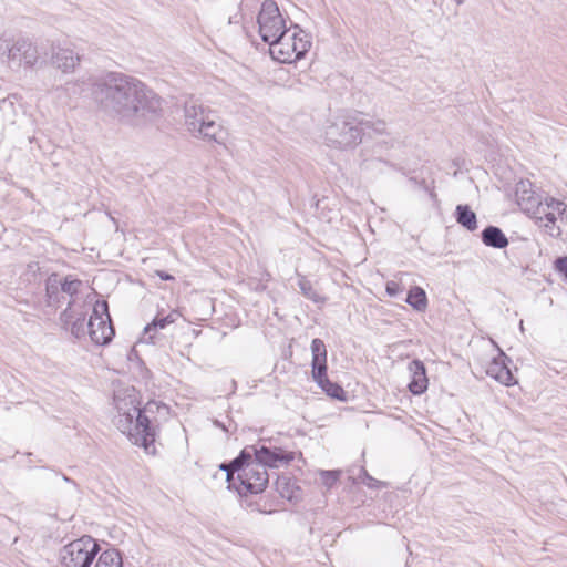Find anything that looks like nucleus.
Returning <instances> with one entry per match:
<instances>
[{
	"instance_id": "obj_39",
	"label": "nucleus",
	"mask_w": 567,
	"mask_h": 567,
	"mask_svg": "<svg viewBox=\"0 0 567 567\" xmlns=\"http://www.w3.org/2000/svg\"><path fill=\"white\" fill-rule=\"evenodd\" d=\"M279 483H280V480L278 478V480L276 481V485H277V488H278V489H279Z\"/></svg>"
},
{
	"instance_id": "obj_26",
	"label": "nucleus",
	"mask_w": 567,
	"mask_h": 567,
	"mask_svg": "<svg viewBox=\"0 0 567 567\" xmlns=\"http://www.w3.org/2000/svg\"><path fill=\"white\" fill-rule=\"evenodd\" d=\"M327 374V355L312 357V378L317 380Z\"/></svg>"
},
{
	"instance_id": "obj_20",
	"label": "nucleus",
	"mask_w": 567,
	"mask_h": 567,
	"mask_svg": "<svg viewBox=\"0 0 567 567\" xmlns=\"http://www.w3.org/2000/svg\"><path fill=\"white\" fill-rule=\"evenodd\" d=\"M319 386L327 393V395L339 401H346L347 394L342 386L330 381L327 374L322 378L315 380Z\"/></svg>"
},
{
	"instance_id": "obj_10",
	"label": "nucleus",
	"mask_w": 567,
	"mask_h": 567,
	"mask_svg": "<svg viewBox=\"0 0 567 567\" xmlns=\"http://www.w3.org/2000/svg\"><path fill=\"white\" fill-rule=\"evenodd\" d=\"M87 333L91 340L99 346H104L112 341L115 331L109 313V305L105 300L96 301L94 305L93 312L87 322Z\"/></svg>"
},
{
	"instance_id": "obj_31",
	"label": "nucleus",
	"mask_w": 567,
	"mask_h": 567,
	"mask_svg": "<svg viewBox=\"0 0 567 567\" xmlns=\"http://www.w3.org/2000/svg\"><path fill=\"white\" fill-rule=\"evenodd\" d=\"M311 353L312 357L327 355V348L324 342L321 339H313L311 342Z\"/></svg>"
},
{
	"instance_id": "obj_3",
	"label": "nucleus",
	"mask_w": 567,
	"mask_h": 567,
	"mask_svg": "<svg viewBox=\"0 0 567 567\" xmlns=\"http://www.w3.org/2000/svg\"><path fill=\"white\" fill-rule=\"evenodd\" d=\"M117 415L114 417V424L123 433L127 434L135 444L143 446L146 452L153 446L155 441V430L142 410L136 405L134 395L114 396Z\"/></svg>"
},
{
	"instance_id": "obj_22",
	"label": "nucleus",
	"mask_w": 567,
	"mask_h": 567,
	"mask_svg": "<svg viewBox=\"0 0 567 567\" xmlns=\"http://www.w3.org/2000/svg\"><path fill=\"white\" fill-rule=\"evenodd\" d=\"M406 302L417 311H424L427 306L425 291L421 287H413L406 297Z\"/></svg>"
},
{
	"instance_id": "obj_8",
	"label": "nucleus",
	"mask_w": 567,
	"mask_h": 567,
	"mask_svg": "<svg viewBox=\"0 0 567 567\" xmlns=\"http://www.w3.org/2000/svg\"><path fill=\"white\" fill-rule=\"evenodd\" d=\"M536 223L550 237L567 241V205L564 202L547 199Z\"/></svg>"
},
{
	"instance_id": "obj_14",
	"label": "nucleus",
	"mask_w": 567,
	"mask_h": 567,
	"mask_svg": "<svg viewBox=\"0 0 567 567\" xmlns=\"http://www.w3.org/2000/svg\"><path fill=\"white\" fill-rule=\"evenodd\" d=\"M81 56L69 48L52 47L51 63L64 73L73 72Z\"/></svg>"
},
{
	"instance_id": "obj_19",
	"label": "nucleus",
	"mask_w": 567,
	"mask_h": 567,
	"mask_svg": "<svg viewBox=\"0 0 567 567\" xmlns=\"http://www.w3.org/2000/svg\"><path fill=\"white\" fill-rule=\"evenodd\" d=\"M178 313L176 311L169 312L165 317H155L151 323H148L144 328V334L147 336L150 340H153L155 337V332L159 329L166 328L168 324L176 321Z\"/></svg>"
},
{
	"instance_id": "obj_35",
	"label": "nucleus",
	"mask_w": 567,
	"mask_h": 567,
	"mask_svg": "<svg viewBox=\"0 0 567 567\" xmlns=\"http://www.w3.org/2000/svg\"><path fill=\"white\" fill-rule=\"evenodd\" d=\"M13 107H14V102L12 101L11 97H7V99H2L0 101V110L6 112V111H13Z\"/></svg>"
},
{
	"instance_id": "obj_9",
	"label": "nucleus",
	"mask_w": 567,
	"mask_h": 567,
	"mask_svg": "<svg viewBox=\"0 0 567 567\" xmlns=\"http://www.w3.org/2000/svg\"><path fill=\"white\" fill-rule=\"evenodd\" d=\"M259 34L264 42L270 43L278 40L287 30L277 3L274 0H265L258 14Z\"/></svg>"
},
{
	"instance_id": "obj_4",
	"label": "nucleus",
	"mask_w": 567,
	"mask_h": 567,
	"mask_svg": "<svg viewBox=\"0 0 567 567\" xmlns=\"http://www.w3.org/2000/svg\"><path fill=\"white\" fill-rule=\"evenodd\" d=\"M185 125L188 132L195 136L208 141H218L221 125L217 122V114L196 101L185 103Z\"/></svg>"
},
{
	"instance_id": "obj_25",
	"label": "nucleus",
	"mask_w": 567,
	"mask_h": 567,
	"mask_svg": "<svg viewBox=\"0 0 567 567\" xmlns=\"http://www.w3.org/2000/svg\"><path fill=\"white\" fill-rule=\"evenodd\" d=\"M359 123H360L361 132L365 131V130H371L377 135H382V134L388 133V125H386L385 121H383V120L371 121V120H364V118L359 117Z\"/></svg>"
},
{
	"instance_id": "obj_37",
	"label": "nucleus",
	"mask_w": 567,
	"mask_h": 567,
	"mask_svg": "<svg viewBox=\"0 0 567 567\" xmlns=\"http://www.w3.org/2000/svg\"><path fill=\"white\" fill-rule=\"evenodd\" d=\"M464 1H465V0H455V2H456L458 6L463 4V3H464Z\"/></svg>"
},
{
	"instance_id": "obj_32",
	"label": "nucleus",
	"mask_w": 567,
	"mask_h": 567,
	"mask_svg": "<svg viewBox=\"0 0 567 567\" xmlns=\"http://www.w3.org/2000/svg\"><path fill=\"white\" fill-rule=\"evenodd\" d=\"M75 318L76 316L71 308V302H69V307L61 313V321L69 326Z\"/></svg>"
},
{
	"instance_id": "obj_30",
	"label": "nucleus",
	"mask_w": 567,
	"mask_h": 567,
	"mask_svg": "<svg viewBox=\"0 0 567 567\" xmlns=\"http://www.w3.org/2000/svg\"><path fill=\"white\" fill-rule=\"evenodd\" d=\"M340 471H321V482L324 486L331 487L340 477Z\"/></svg>"
},
{
	"instance_id": "obj_11",
	"label": "nucleus",
	"mask_w": 567,
	"mask_h": 567,
	"mask_svg": "<svg viewBox=\"0 0 567 567\" xmlns=\"http://www.w3.org/2000/svg\"><path fill=\"white\" fill-rule=\"evenodd\" d=\"M515 198L519 208L537 220L539 215L544 213L547 199L551 197H544L534 189L530 181L522 179L516 184Z\"/></svg>"
},
{
	"instance_id": "obj_27",
	"label": "nucleus",
	"mask_w": 567,
	"mask_h": 567,
	"mask_svg": "<svg viewBox=\"0 0 567 567\" xmlns=\"http://www.w3.org/2000/svg\"><path fill=\"white\" fill-rule=\"evenodd\" d=\"M82 315L80 313L79 317H76L69 326H70V331L71 333L80 339L82 337L85 336L86 333V327L87 324H85V319L84 317H81Z\"/></svg>"
},
{
	"instance_id": "obj_38",
	"label": "nucleus",
	"mask_w": 567,
	"mask_h": 567,
	"mask_svg": "<svg viewBox=\"0 0 567 567\" xmlns=\"http://www.w3.org/2000/svg\"><path fill=\"white\" fill-rule=\"evenodd\" d=\"M519 328H520L522 331L524 330L523 320H520V322H519Z\"/></svg>"
},
{
	"instance_id": "obj_36",
	"label": "nucleus",
	"mask_w": 567,
	"mask_h": 567,
	"mask_svg": "<svg viewBox=\"0 0 567 567\" xmlns=\"http://www.w3.org/2000/svg\"><path fill=\"white\" fill-rule=\"evenodd\" d=\"M156 275H157L161 279H163V280H173V279H174V277H173L172 275H169V274H167V272H165V271H161V270H158V271H156Z\"/></svg>"
},
{
	"instance_id": "obj_16",
	"label": "nucleus",
	"mask_w": 567,
	"mask_h": 567,
	"mask_svg": "<svg viewBox=\"0 0 567 567\" xmlns=\"http://www.w3.org/2000/svg\"><path fill=\"white\" fill-rule=\"evenodd\" d=\"M409 371L412 374V380L409 383V390L415 395H420L425 392L427 389L429 380L426 377L424 363L417 359L412 360L409 363Z\"/></svg>"
},
{
	"instance_id": "obj_24",
	"label": "nucleus",
	"mask_w": 567,
	"mask_h": 567,
	"mask_svg": "<svg viewBox=\"0 0 567 567\" xmlns=\"http://www.w3.org/2000/svg\"><path fill=\"white\" fill-rule=\"evenodd\" d=\"M47 297L49 305L59 302V292L61 291V279L56 275H53L47 280Z\"/></svg>"
},
{
	"instance_id": "obj_29",
	"label": "nucleus",
	"mask_w": 567,
	"mask_h": 567,
	"mask_svg": "<svg viewBox=\"0 0 567 567\" xmlns=\"http://www.w3.org/2000/svg\"><path fill=\"white\" fill-rule=\"evenodd\" d=\"M86 82L83 79H78L75 81H69L64 84V91L70 96H75L82 94L85 90Z\"/></svg>"
},
{
	"instance_id": "obj_2",
	"label": "nucleus",
	"mask_w": 567,
	"mask_h": 567,
	"mask_svg": "<svg viewBox=\"0 0 567 567\" xmlns=\"http://www.w3.org/2000/svg\"><path fill=\"white\" fill-rule=\"evenodd\" d=\"M255 460L248 462V465L243 470L240 486L236 487L239 494H258L261 493L268 482L269 475L266 467H278L279 465H288L295 455L292 452H287L281 447H268L261 445L260 447L252 446Z\"/></svg>"
},
{
	"instance_id": "obj_12",
	"label": "nucleus",
	"mask_w": 567,
	"mask_h": 567,
	"mask_svg": "<svg viewBox=\"0 0 567 567\" xmlns=\"http://www.w3.org/2000/svg\"><path fill=\"white\" fill-rule=\"evenodd\" d=\"M8 60L12 63H17L19 66L24 64L25 66L32 68L39 61L38 48L29 39H18L8 49Z\"/></svg>"
},
{
	"instance_id": "obj_15",
	"label": "nucleus",
	"mask_w": 567,
	"mask_h": 567,
	"mask_svg": "<svg viewBox=\"0 0 567 567\" xmlns=\"http://www.w3.org/2000/svg\"><path fill=\"white\" fill-rule=\"evenodd\" d=\"M251 457V453H249L246 449L240 452V454L234 458L229 463H221L219 465V471L225 472L226 481L228 482V488L233 487L234 474L237 473V480H241L243 470L248 465V462L254 461Z\"/></svg>"
},
{
	"instance_id": "obj_21",
	"label": "nucleus",
	"mask_w": 567,
	"mask_h": 567,
	"mask_svg": "<svg viewBox=\"0 0 567 567\" xmlns=\"http://www.w3.org/2000/svg\"><path fill=\"white\" fill-rule=\"evenodd\" d=\"M94 567H123L122 556L117 549H106L100 554Z\"/></svg>"
},
{
	"instance_id": "obj_1",
	"label": "nucleus",
	"mask_w": 567,
	"mask_h": 567,
	"mask_svg": "<svg viewBox=\"0 0 567 567\" xmlns=\"http://www.w3.org/2000/svg\"><path fill=\"white\" fill-rule=\"evenodd\" d=\"M92 97L106 114L134 125L154 121L162 111L161 99L138 79L110 72L92 83Z\"/></svg>"
},
{
	"instance_id": "obj_23",
	"label": "nucleus",
	"mask_w": 567,
	"mask_h": 567,
	"mask_svg": "<svg viewBox=\"0 0 567 567\" xmlns=\"http://www.w3.org/2000/svg\"><path fill=\"white\" fill-rule=\"evenodd\" d=\"M298 286L300 288L301 293L312 300L313 302H323L324 298H322L312 287L311 282L305 277L299 276Z\"/></svg>"
},
{
	"instance_id": "obj_34",
	"label": "nucleus",
	"mask_w": 567,
	"mask_h": 567,
	"mask_svg": "<svg viewBox=\"0 0 567 567\" xmlns=\"http://www.w3.org/2000/svg\"><path fill=\"white\" fill-rule=\"evenodd\" d=\"M386 292L389 296L394 297L401 292V287L395 281H389L386 284Z\"/></svg>"
},
{
	"instance_id": "obj_7",
	"label": "nucleus",
	"mask_w": 567,
	"mask_h": 567,
	"mask_svg": "<svg viewBox=\"0 0 567 567\" xmlns=\"http://www.w3.org/2000/svg\"><path fill=\"white\" fill-rule=\"evenodd\" d=\"M99 550V544L92 537L84 536L63 546L59 559L63 567H91Z\"/></svg>"
},
{
	"instance_id": "obj_18",
	"label": "nucleus",
	"mask_w": 567,
	"mask_h": 567,
	"mask_svg": "<svg viewBox=\"0 0 567 567\" xmlns=\"http://www.w3.org/2000/svg\"><path fill=\"white\" fill-rule=\"evenodd\" d=\"M455 219L462 227H464L468 231H474L477 229L476 214L470 208L468 205L456 206Z\"/></svg>"
},
{
	"instance_id": "obj_33",
	"label": "nucleus",
	"mask_w": 567,
	"mask_h": 567,
	"mask_svg": "<svg viewBox=\"0 0 567 567\" xmlns=\"http://www.w3.org/2000/svg\"><path fill=\"white\" fill-rule=\"evenodd\" d=\"M556 270L567 279V257H559L555 261Z\"/></svg>"
},
{
	"instance_id": "obj_6",
	"label": "nucleus",
	"mask_w": 567,
	"mask_h": 567,
	"mask_svg": "<svg viewBox=\"0 0 567 567\" xmlns=\"http://www.w3.org/2000/svg\"><path fill=\"white\" fill-rule=\"evenodd\" d=\"M311 43L301 32L287 29L278 40L269 43V52L272 59L280 63H292L300 60L309 51Z\"/></svg>"
},
{
	"instance_id": "obj_13",
	"label": "nucleus",
	"mask_w": 567,
	"mask_h": 567,
	"mask_svg": "<svg viewBox=\"0 0 567 567\" xmlns=\"http://www.w3.org/2000/svg\"><path fill=\"white\" fill-rule=\"evenodd\" d=\"M506 360L509 361V359L503 352H501L498 357L488 362L486 367V374L497 382L509 386L515 383V380L511 369L505 362Z\"/></svg>"
},
{
	"instance_id": "obj_28",
	"label": "nucleus",
	"mask_w": 567,
	"mask_h": 567,
	"mask_svg": "<svg viewBox=\"0 0 567 567\" xmlns=\"http://www.w3.org/2000/svg\"><path fill=\"white\" fill-rule=\"evenodd\" d=\"M82 286V281L79 279H70L69 277L61 280V292L66 293L69 296H74L78 293L80 287Z\"/></svg>"
},
{
	"instance_id": "obj_5",
	"label": "nucleus",
	"mask_w": 567,
	"mask_h": 567,
	"mask_svg": "<svg viewBox=\"0 0 567 567\" xmlns=\"http://www.w3.org/2000/svg\"><path fill=\"white\" fill-rule=\"evenodd\" d=\"M361 141L359 114L339 117L326 128V142L329 146L340 150L353 148Z\"/></svg>"
},
{
	"instance_id": "obj_17",
	"label": "nucleus",
	"mask_w": 567,
	"mask_h": 567,
	"mask_svg": "<svg viewBox=\"0 0 567 567\" xmlns=\"http://www.w3.org/2000/svg\"><path fill=\"white\" fill-rule=\"evenodd\" d=\"M482 241L493 248H505L508 245V239L501 228L496 226H487L482 231Z\"/></svg>"
}]
</instances>
